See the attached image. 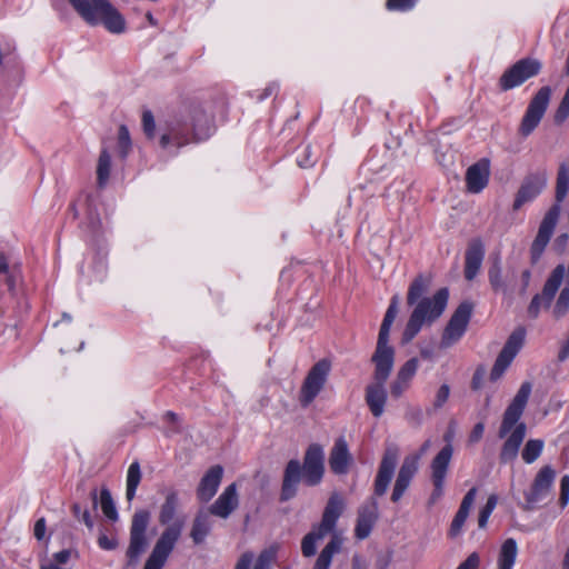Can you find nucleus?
<instances>
[{
  "instance_id": "nucleus-1",
  "label": "nucleus",
  "mask_w": 569,
  "mask_h": 569,
  "mask_svg": "<svg viewBox=\"0 0 569 569\" xmlns=\"http://www.w3.org/2000/svg\"><path fill=\"white\" fill-rule=\"evenodd\" d=\"M429 286L430 278L422 274L415 278L409 286L407 302L415 308L402 332V343L410 342L425 325L436 321L447 307L448 289L441 288L432 297L426 298L423 295L428 291Z\"/></svg>"
},
{
  "instance_id": "nucleus-2",
  "label": "nucleus",
  "mask_w": 569,
  "mask_h": 569,
  "mask_svg": "<svg viewBox=\"0 0 569 569\" xmlns=\"http://www.w3.org/2000/svg\"><path fill=\"white\" fill-rule=\"evenodd\" d=\"M530 393L531 383L523 382L503 412L498 432L499 438H506L499 456L501 462L512 461L518 456L527 430L526 425L519 420L525 411Z\"/></svg>"
},
{
  "instance_id": "nucleus-3",
  "label": "nucleus",
  "mask_w": 569,
  "mask_h": 569,
  "mask_svg": "<svg viewBox=\"0 0 569 569\" xmlns=\"http://www.w3.org/2000/svg\"><path fill=\"white\" fill-rule=\"evenodd\" d=\"M77 13L89 24H103L112 33L124 31V19L108 0H68Z\"/></svg>"
},
{
  "instance_id": "nucleus-4",
  "label": "nucleus",
  "mask_w": 569,
  "mask_h": 569,
  "mask_svg": "<svg viewBox=\"0 0 569 569\" xmlns=\"http://www.w3.org/2000/svg\"><path fill=\"white\" fill-rule=\"evenodd\" d=\"M371 360L375 363V382L367 387L366 401L371 413L378 418L385 410L387 401L385 382L392 371L395 359L372 357Z\"/></svg>"
},
{
  "instance_id": "nucleus-5",
  "label": "nucleus",
  "mask_w": 569,
  "mask_h": 569,
  "mask_svg": "<svg viewBox=\"0 0 569 569\" xmlns=\"http://www.w3.org/2000/svg\"><path fill=\"white\" fill-rule=\"evenodd\" d=\"M551 94V88L545 86L532 97L519 126V133L522 137L530 136L539 126L549 106Z\"/></svg>"
},
{
  "instance_id": "nucleus-6",
  "label": "nucleus",
  "mask_w": 569,
  "mask_h": 569,
  "mask_svg": "<svg viewBox=\"0 0 569 569\" xmlns=\"http://www.w3.org/2000/svg\"><path fill=\"white\" fill-rule=\"evenodd\" d=\"M150 512L143 509L137 510L131 520L130 541L127 549V557L136 561L148 547L147 528L150 522Z\"/></svg>"
},
{
  "instance_id": "nucleus-7",
  "label": "nucleus",
  "mask_w": 569,
  "mask_h": 569,
  "mask_svg": "<svg viewBox=\"0 0 569 569\" xmlns=\"http://www.w3.org/2000/svg\"><path fill=\"white\" fill-rule=\"evenodd\" d=\"M556 471L550 466L542 467L536 475L530 488L525 492V510H532L551 492Z\"/></svg>"
},
{
  "instance_id": "nucleus-8",
  "label": "nucleus",
  "mask_w": 569,
  "mask_h": 569,
  "mask_svg": "<svg viewBox=\"0 0 569 569\" xmlns=\"http://www.w3.org/2000/svg\"><path fill=\"white\" fill-rule=\"evenodd\" d=\"M526 330L523 328L516 329L507 339L502 350L498 355L490 372V380L497 381L502 377L507 368L510 366L517 353L523 346Z\"/></svg>"
},
{
  "instance_id": "nucleus-9",
  "label": "nucleus",
  "mask_w": 569,
  "mask_h": 569,
  "mask_svg": "<svg viewBox=\"0 0 569 569\" xmlns=\"http://www.w3.org/2000/svg\"><path fill=\"white\" fill-rule=\"evenodd\" d=\"M565 273L566 268L563 264H559L552 270L543 286L542 292L536 295L528 307V315L531 318H537L542 308H548L551 305L563 280Z\"/></svg>"
},
{
  "instance_id": "nucleus-10",
  "label": "nucleus",
  "mask_w": 569,
  "mask_h": 569,
  "mask_svg": "<svg viewBox=\"0 0 569 569\" xmlns=\"http://www.w3.org/2000/svg\"><path fill=\"white\" fill-rule=\"evenodd\" d=\"M330 363L327 360L318 361L308 372L300 390V402L303 407L309 406L322 390Z\"/></svg>"
},
{
  "instance_id": "nucleus-11",
  "label": "nucleus",
  "mask_w": 569,
  "mask_h": 569,
  "mask_svg": "<svg viewBox=\"0 0 569 569\" xmlns=\"http://www.w3.org/2000/svg\"><path fill=\"white\" fill-rule=\"evenodd\" d=\"M472 312V305L462 302L455 310L441 337V347L449 348L466 332Z\"/></svg>"
},
{
  "instance_id": "nucleus-12",
  "label": "nucleus",
  "mask_w": 569,
  "mask_h": 569,
  "mask_svg": "<svg viewBox=\"0 0 569 569\" xmlns=\"http://www.w3.org/2000/svg\"><path fill=\"white\" fill-rule=\"evenodd\" d=\"M301 470L307 486L313 487L321 482L325 473V452L320 445L312 443L308 447Z\"/></svg>"
},
{
  "instance_id": "nucleus-13",
  "label": "nucleus",
  "mask_w": 569,
  "mask_h": 569,
  "mask_svg": "<svg viewBox=\"0 0 569 569\" xmlns=\"http://www.w3.org/2000/svg\"><path fill=\"white\" fill-rule=\"evenodd\" d=\"M399 449L396 445H389L379 463L375 479L373 491L378 497L383 496L391 482L398 463Z\"/></svg>"
},
{
  "instance_id": "nucleus-14",
  "label": "nucleus",
  "mask_w": 569,
  "mask_h": 569,
  "mask_svg": "<svg viewBox=\"0 0 569 569\" xmlns=\"http://www.w3.org/2000/svg\"><path fill=\"white\" fill-rule=\"evenodd\" d=\"M541 69L537 60L522 59L509 68L500 78L502 90H510L522 84L529 78L536 76Z\"/></svg>"
},
{
  "instance_id": "nucleus-15",
  "label": "nucleus",
  "mask_w": 569,
  "mask_h": 569,
  "mask_svg": "<svg viewBox=\"0 0 569 569\" xmlns=\"http://www.w3.org/2000/svg\"><path fill=\"white\" fill-rule=\"evenodd\" d=\"M398 305L399 297L393 296L382 320L380 331L378 335L376 351L372 357L395 359V349L391 346H389V333L390 328L398 315Z\"/></svg>"
},
{
  "instance_id": "nucleus-16",
  "label": "nucleus",
  "mask_w": 569,
  "mask_h": 569,
  "mask_svg": "<svg viewBox=\"0 0 569 569\" xmlns=\"http://www.w3.org/2000/svg\"><path fill=\"white\" fill-rule=\"evenodd\" d=\"M451 445L445 446L431 462V479L433 483V491L430 495L429 503H435L443 492L445 479L447 476L448 467L452 457Z\"/></svg>"
},
{
  "instance_id": "nucleus-17",
  "label": "nucleus",
  "mask_w": 569,
  "mask_h": 569,
  "mask_svg": "<svg viewBox=\"0 0 569 569\" xmlns=\"http://www.w3.org/2000/svg\"><path fill=\"white\" fill-rule=\"evenodd\" d=\"M183 526L184 520L177 518L174 522L166 527V529L161 532L160 537L158 538L150 555L166 562L168 557L174 549L176 543L181 537Z\"/></svg>"
},
{
  "instance_id": "nucleus-18",
  "label": "nucleus",
  "mask_w": 569,
  "mask_h": 569,
  "mask_svg": "<svg viewBox=\"0 0 569 569\" xmlns=\"http://www.w3.org/2000/svg\"><path fill=\"white\" fill-rule=\"evenodd\" d=\"M419 459V455L407 456L403 459L391 493V500L393 502H398L409 488L412 478L418 471Z\"/></svg>"
},
{
  "instance_id": "nucleus-19",
  "label": "nucleus",
  "mask_w": 569,
  "mask_h": 569,
  "mask_svg": "<svg viewBox=\"0 0 569 569\" xmlns=\"http://www.w3.org/2000/svg\"><path fill=\"white\" fill-rule=\"evenodd\" d=\"M560 214V207L552 206L542 219L536 239L532 242L531 252L533 257H538L548 244L553 230L556 228Z\"/></svg>"
},
{
  "instance_id": "nucleus-20",
  "label": "nucleus",
  "mask_w": 569,
  "mask_h": 569,
  "mask_svg": "<svg viewBox=\"0 0 569 569\" xmlns=\"http://www.w3.org/2000/svg\"><path fill=\"white\" fill-rule=\"evenodd\" d=\"M546 173L528 176L522 182L513 202V210H519L526 202L533 200L546 187Z\"/></svg>"
},
{
  "instance_id": "nucleus-21",
  "label": "nucleus",
  "mask_w": 569,
  "mask_h": 569,
  "mask_svg": "<svg viewBox=\"0 0 569 569\" xmlns=\"http://www.w3.org/2000/svg\"><path fill=\"white\" fill-rule=\"evenodd\" d=\"M377 519L378 502L375 498H370L358 510L355 536L360 540L368 538Z\"/></svg>"
},
{
  "instance_id": "nucleus-22",
  "label": "nucleus",
  "mask_w": 569,
  "mask_h": 569,
  "mask_svg": "<svg viewBox=\"0 0 569 569\" xmlns=\"http://www.w3.org/2000/svg\"><path fill=\"white\" fill-rule=\"evenodd\" d=\"M353 458L343 437L336 439L329 455V467L336 475L348 473Z\"/></svg>"
},
{
  "instance_id": "nucleus-23",
  "label": "nucleus",
  "mask_w": 569,
  "mask_h": 569,
  "mask_svg": "<svg viewBox=\"0 0 569 569\" xmlns=\"http://www.w3.org/2000/svg\"><path fill=\"white\" fill-rule=\"evenodd\" d=\"M239 505L237 485L231 483L224 488L217 500L209 507V513L227 519Z\"/></svg>"
},
{
  "instance_id": "nucleus-24",
  "label": "nucleus",
  "mask_w": 569,
  "mask_h": 569,
  "mask_svg": "<svg viewBox=\"0 0 569 569\" xmlns=\"http://www.w3.org/2000/svg\"><path fill=\"white\" fill-rule=\"evenodd\" d=\"M223 476V468L219 465L212 466L201 478L197 488V497L202 502H208L216 493Z\"/></svg>"
},
{
  "instance_id": "nucleus-25",
  "label": "nucleus",
  "mask_w": 569,
  "mask_h": 569,
  "mask_svg": "<svg viewBox=\"0 0 569 569\" xmlns=\"http://www.w3.org/2000/svg\"><path fill=\"white\" fill-rule=\"evenodd\" d=\"M489 160L482 159L468 168L466 173L467 189L471 193H479L489 181Z\"/></svg>"
},
{
  "instance_id": "nucleus-26",
  "label": "nucleus",
  "mask_w": 569,
  "mask_h": 569,
  "mask_svg": "<svg viewBox=\"0 0 569 569\" xmlns=\"http://www.w3.org/2000/svg\"><path fill=\"white\" fill-rule=\"evenodd\" d=\"M301 465L298 460H290L284 469L281 488V500L287 501L297 493V486L303 479Z\"/></svg>"
},
{
  "instance_id": "nucleus-27",
  "label": "nucleus",
  "mask_w": 569,
  "mask_h": 569,
  "mask_svg": "<svg viewBox=\"0 0 569 569\" xmlns=\"http://www.w3.org/2000/svg\"><path fill=\"white\" fill-rule=\"evenodd\" d=\"M485 257V249L480 241L475 240L469 243L466 251V261H465V277L467 280L471 281L478 274L482 260Z\"/></svg>"
},
{
  "instance_id": "nucleus-28",
  "label": "nucleus",
  "mask_w": 569,
  "mask_h": 569,
  "mask_svg": "<svg viewBox=\"0 0 569 569\" xmlns=\"http://www.w3.org/2000/svg\"><path fill=\"white\" fill-rule=\"evenodd\" d=\"M476 495H477L476 488H471L465 495V497L461 501V505H460V507L451 522V526H450L449 535L451 537H457L461 532V529H462V527L469 516L470 509L475 502Z\"/></svg>"
},
{
  "instance_id": "nucleus-29",
  "label": "nucleus",
  "mask_w": 569,
  "mask_h": 569,
  "mask_svg": "<svg viewBox=\"0 0 569 569\" xmlns=\"http://www.w3.org/2000/svg\"><path fill=\"white\" fill-rule=\"evenodd\" d=\"M515 276V270L510 269L508 276L503 277L501 262L499 258H496L488 270V279L491 289L495 292L508 293L510 287V277Z\"/></svg>"
},
{
  "instance_id": "nucleus-30",
  "label": "nucleus",
  "mask_w": 569,
  "mask_h": 569,
  "mask_svg": "<svg viewBox=\"0 0 569 569\" xmlns=\"http://www.w3.org/2000/svg\"><path fill=\"white\" fill-rule=\"evenodd\" d=\"M210 515L209 511H199L193 520L190 537L196 545L202 543L211 530Z\"/></svg>"
},
{
  "instance_id": "nucleus-31",
  "label": "nucleus",
  "mask_w": 569,
  "mask_h": 569,
  "mask_svg": "<svg viewBox=\"0 0 569 569\" xmlns=\"http://www.w3.org/2000/svg\"><path fill=\"white\" fill-rule=\"evenodd\" d=\"M518 555V545L513 538H508L500 547L498 555V569H512Z\"/></svg>"
},
{
  "instance_id": "nucleus-32",
  "label": "nucleus",
  "mask_w": 569,
  "mask_h": 569,
  "mask_svg": "<svg viewBox=\"0 0 569 569\" xmlns=\"http://www.w3.org/2000/svg\"><path fill=\"white\" fill-rule=\"evenodd\" d=\"M179 506V498L176 491H171L167 495L164 502L162 503L159 512V522L166 527L174 522L177 509Z\"/></svg>"
},
{
  "instance_id": "nucleus-33",
  "label": "nucleus",
  "mask_w": 569,
  "mask_h": 569,
  "mask_svg": "<svg viewBox=\"0 0 569 569\" xmlns=\"http://www.w3.org/2000/svg\"><path fill=\"white\" fill-rule=\"evenodd\" d=\"M341 545V538H339L337 535H333L331 540L320 552L313 569H328L330 567L333 555L340 550Z\"/></svg>"
},
{
  "instance_id": "nucleus-34",
  "label": "nucleus",
  "mask_w": 569,
  "mask_h": 569,
  "mask_svg": "<svg viewBox=\"0 0 569 569\" xmlns=\"http://www.w3.org/2000/svg\"><path fill=\"white\" fill-rule=\"evenodd\" d=\"M345 509V499L337 492L332 493L327 502L322 518L337 523Z\"/></svg>"
},
{
  "instance_id": "nucleus-35",
  "label": "nucleus",
  "mask_w": 569,
  "mask_h": 569,
  "mask_svg": "<svg viewBox=\"0 0 569 569\" xmlns=\"http://www.w3.org/2000/svg\"><path fill=\"white\" fill-rule=\"evenodd\" d=\"M141 481V469L138 461H133L127 471V490L126 498L128 501L136 497L137 488Z\"/></svg>"
},
{
  "instance_id": "nucleus-36",
  "label": "nucleus",
  "mask_w": 569,
  "mask_h": 569,
  "mask_svg": "<svg viewBox=\"0 0 569 569\" xmlns=\"http://www.w3.org/2000/svg\"><path fill=\"white\" fill-rule=\"evenodd\" d=\"M111 171V156L107 149H102L97 164V181L99 188H104Z\"/></svg>"
},
{
  "instance_id": "nucleus-37",
  "label": "nucleus",
  "mask_w": 569,
  "mask_h": 569,
  "mask_svg": "<svg viewBox=\"0 0 569 569\" xmlns=\"http://www.w3.org/2000/svg\"><path fill=\"white\" fill-rule=\"evenodd\" d=\"M569 188V160L563 161L559 166L558 176H557V187H556V200L561 202L568 192Z\"/></svg>"
},
{
  "instance_id": "nucleus-38",
  "label": "nucleus",
  "mask_w": 569,
  "mask_h": 569,
  "mask_svg": "<svg viewBox=\"0 0 569 569\" xmlns=\"http://www.w3.org/2000/svg\"><path fill=\"white\" fill-rule=\"evenodd\" d=\"M543 441L540 439H530L526 442L521 457L526 463L535 462L543 450Z\"/></svg>"
},
{
  "instance_id": "nucleus-39",
  "label": "nucleus",
  "mask_w": 569,
  "mask_h": 569,
  "mask_svg": "<svg viewBox=\"0 0 569 569\" xmlns=\"http://www.w3.org/2000/svg\"><path fill=\"white\" fill-rule=\"evenodd\" d=\"M277 551V546H270L262 550L253 565V569H270L272 562L276 560Z\"/></svg>"
},
{
  "instance_id": "nucleus-40",
  "label": "nucleus",
  "mask_w": 569,
  "mask_h": 569,
  "mask_svg": "<svg viewBox=\"0 0 569 569\" xmlns=\"http://www.w3.org/2000/svg\"><path fill=\"white\" fill-rule=\"evenodd\" d=\"M100 505L102 512L110 520H117L118 513L111 497L110 491L107 488H103L100 493Z\"/></svg>"
},
{
  "instance_id": "nucleus-41",
  "label": "nucleus",
  "mask_w": 569,
  "mask_h": 569,
  "mask_svg": "<svg viewBox=\"0 0 569 569\" xmlns=\"http://www.w3.org/2000/svg\"><path fill=\"white\" fill-rule=\"evenodd\" d=\"M118 147L121 157H126L131 148L129 130L124 124L119 127Z\"/></svg>"
},
{
  "instance_id": "nucleus-42",
  "label": "nucleus",
  "mask_w": 569,
  "mask_h": 569,
  "mask_svg": "<svg viewBox=\"0 0 569 569\" xmlns=\"http://www.w3.org/2000/svg\"><path fill=\"white\" fill-rule=\"evenodd\" d=\"M418 369V360L409 359L398 371L397 377L408 382L411 381Z\"/></svg>"
},
{
  "instance_id": "nucleus-43",
  "label": "nucleus",
  "mask_w": 569,
  "mask_h": 569,
  "mask_svg": "<svg viewBox=\"0 0 569 569\" xmlns=\"http://www.w3.org/2000/svg\"><path fill=\"white\" fill-rule=\"evenodd\" d=\"M336 525L326 520L321 519V522L315 527L309 533L315 535L316 540H322L327 535L331 533L335 530Z\"/></svg>"
},
{
  "instance_id": "nucleus-44",
  "label": "nucleus",
  "mask_w": 569,
  "mask_h": 569,
  "mask_svg": "<svg viewBox=\"0 0 569 569\" xmlns=\"http://www.w3.org/2000/svg\"><path fill=\"white\" fill-rule=\"evenodd\" d=\"M142 126H143V131H144L146 136L149 139H152L154 137L156 122H154V118H153V114L151 111L147 110L143 112Z\"/></svg>"
},
{
  "instance_id": "nucleus-45",
  "label": "nucleus",
  "mask_w": 569,
  "mask_h": 569,
  "mask_svg": "<svg viewBox=\"0 0 569 569\" xmlns=\"http://www.w3.org/2000/svg\"><path fill=\"white\" fill-rule=\"evenodd\" d=\"M318 540L315 539V535H306L301 542V551L305 557H311L316 553V543Z\"/></svg>"
},
{
  "instance_id": "nucleus-46",
  "label": "nucleus",
  "mask_w": 569,
  "mask_h": 569,
  "mask_svg": "<svg viewBox=\"0 0 569 569\" xmlns=\"http://www.w3.org/2000/svg\"><path fill=\"white\" fill-rule=\"evenodd\" d=\"M449 396H450V387L446 383L440 386V388L438 389L436 397H435L433 408L436 410L442 408V406L448 401Z\"/></svg>"
},
{
  "instance_id": "nucleus-47",
  "label": "nucleus",
  "mask_w": 569,
  "mask_h": 569,
  "mask_svg": "<svg viewBox=\"0 0 569 569\" xmlns=\"http://www.w3.org/2000/svg\"><path fill=\"white\" fill-rule=\"evenodd\" d=\"M0 276H6L9 290L12 291L14 289V278L9 269L8 260L3 254H0Z\"/></svg>"
},
{
  "instance_id": "nucleus-48",
  "label": "nucleus",
  "mask_w": 569,
  "mask_h": 569,
  "mask_svg": "<svg viewBox=\"0 0 569 569\" xmlns=\"http://www.w3.org/2000/svg\"><path fill=\"white\" fill-rule=\"evenodd\" d=\"M569 502V475H565L560 480L559 503L565 508Z\"/></svg>"
},
{
  "instance_id": "nucleus-49",
  "label": "nucleus",
  "mask_w": 569,
  "mask_h": 569,
  "mask_svg": "<svg viewBox=\"0 0 569 569\" xmlns=\"http://www.w3.org/2000/svg\"><path fill=\"white\" fill-rule=\"evenodd\" d=\"M415 7V0H387L389 10H410Z\"/></svg>"
},
{
  "instance_id": "nucleus-50",
  "label": "nucleus",
  "mask_w": 569,
  "mask_h": 569,
  "mask_svg": "<svg viewBox=\"0 0 569 569\" xmlns=\"http://www.w3.org/2000/svg\"><path fill=\"white\" fill-rule=\"evenodd\" d=\"M409 383L410 382L397 377L390 388L391 395L396 398L400 397L408 389Z\"/></svg>"
},
{
  "instance_id": "nucleus-51",
  "label": "nucleus",
  "mask_w": 569,
  "mask_h": 569,
  "mask_svg": "<svg viewBox=\"0 0 569 569\" xmlns=\"http://www.w3.org/2000/svg\"><path fill=\"white\" fill-rule=\"evenodd\" d=\"M253 557L254 556L251 551L243 552L238 559L234 569H250Z\"/></svg>"
},
{
  "instance_id": "nucleus-52",
  "label": "nucleus",
  "mask_w": 569,
  "mask_h": 569,
  "mask_svg": "<svg viewBox=\"0 0 569 569\" xmlns=\"http://www.w3.org/2000/svg\"><path fill=\"white\" fill-rule=\"evenodd\" d=\"M479 556L476 552L469 555V557L461 562L457 569H477L479 566Z\"/></svg>"
},
{
  "instance_id": "nucleus-53",
  "label": "nucleus",
  "mask_w": 569,
  "mask_h": 569,
  "mask_svg": "<svg viewBox=\"0 0 569 569\" xmlns=\"http://www.w3.org/2000/svg\"><path fill=\"white\" fill-rule=\"evenodd\" d=\"M483 432H485V425H483V422L476 423L473 429H472V431L470 432L469 441L471 443H477L482 438Z\"/></svg>"
},
{
  "instance_id": "nucleus-54",
  "label": "nucleus",
  "mask_w": 569,
  "mask_h": 569,
  "mask_svg": "<svg viewBox=\"0 0 569 569\" xmlns=\"http://www.w3.org/2000/svg\"><path fill=\"white\" fill-rule=\"evenodd\" d=\"M71 553H72V551L70 549H64V550L53 553L51 559L53 561H56L58 565L62 566L69 561Z\"/></svg>"
},
{
  "instance_id": "nucleus-55",
  "label": "nucleus",
  "mask_w": 569,
  "mask_h": 569,
  "mask_svg": "<svg viewBox=\"0 0 569 569\" xmlns=\"http://www.w3.org/2000/svg\"><path fill=\"white\" fill-rule=\"evenodd\" d=\"M46 529H47L46 519L44 518L38 519L34 523V529H33V533H34V537L37 538V540L43 539V537L46 535Z\"/></svg>"
},
{
  "instance_id": "nucleus-56",
  "label": "nucleus",
  "mask_w": 569,
  "mask_h": 569,
  "mask_svg": "<svg viewBox=\"0 0 569 569\" xmlns=\"http://www.w3.org/2000/svg\"><path fill=\"white\" fill-rule=\"evenodd\" d=\"M98 545L104 550H112L117 547V541L112 538H108L106 535H101L98 538Z\"/></svg>"
},
{
  "instance_id": "nucleus-57",
  "label": "nucleus",
  "mask_w": 569,
  "mask_h": 569,
  "mask_svg": "<svg viewBox=\"0 0 569 569\" xmlns=\"http://www.w3.org/2000/svg\"><path fill=\"white\" fill-rule=\"evenodd\" d=\"M497 502H498L497 496L490 495L485 507L480 511L490 516L492 513V511L495 510Z\"/></svg>"
},
{
  "instance_id": "nucleus-58",
  "label": "nucleus",
  "mask_w": 569,
  "mask_h": 569,
  "mask_svg": "<svg viewBox=\"0 0 569 569\" xmlns=\"http://www.w3.org/2000/svg\"><path fill=\"white\" fill-rule=\"evenodd\" d=\"M486 375V370L483 368H478L472 377L471 387L473 389H479L481 386V381Z\"/></svg>"
},
{
  "instance_id": "nucleus-59",
  "label": "nucleus",
  "mask_w": 569,
  "mask_h": 569,
  "mask_svg": "<svg viewBox=\"0 0 569 569\" xmlns=\"http://www.w3.org/2000/svg\"><path fill=\"white\" fill-rule=\"evenodd\" d=\"M166 562L154 558L153 556H149L147 559L143 569H162Z\"/></svg>"
},
{
  "instance_id": "nucleus-60",
  "label": "nucleus",
  "mask_w": 569,
  "mask_h": 569,
  "mask_svg": "<svg viewBox=\"0 0 569 569\" xmlns=\"http://www.w3.org/2000/svg\"><path fill=\"white\" fill-rule=\"evenodd\" d=\"M166 562L154 558L153 556H149L147 559L143 569H162Z\"/></svg>"
},
{
  "instance_id": "nucleus-61",
  "label": "nucleus",
  "mask_w": 569,
  "mask_h": 569,
  "mask_svg": "<svg viewBox=\"0 0 569 569\" xmlns=\"http://www.w3.org/2000/svg\"><path fill=\"white\" fill-rule=\"evenodd\" d=\"M303 159H298V164L301 167V168H306L308 166L311 164V161H310V154H311V150H310V147H305L303 150Z\"/></svg>"
},
{
  "instance_id": "nucleus-62",
  "label": "nucleus",
  "mask_w": 569,
  "mask_h": 569,
  "mask_svg": "<svg viewBox=\"0 0 569 569\" xmlns=\"http://www.w3.org/2000/svg\"><path fill=\"white\" fill-rule=\"evenodd\" d=\"M79 520H82L90 530L93 528V520L90 516L89 510H83Z\"/></svg>"
},
{
  "instance_id": "nucleus-63",
  "label": "nucleus",
  "mask_w": 569,
  "mask_h": 569,
  "mask_svg": "<svg viewBox=\"0 0 569 569\" xmlns=\"http://www.w3.org/2000/svg\"><path fill=\"white\" fill-rule=\"evenodd\" d=\"M489 517H490L489 515H486L481 511L479 512V518H478L479 528L483 529L487 526Z\"/></svg>"
},
{
  "instance_id": "nucleus-64",
  "label": "nucleus",
  "mask_w": 569,
  "mask_h": 569,
  "mask_svg": "<svg viewBox=\"0 0 569 569\" xmlns=\"http://www.w3.org/2000/svg\"><path fill=\"white\" fill-rule=\"evenodd\" d=\"M562 569H569V548L567 549L563 557Z\"/></svg>"
}]
</instances>
